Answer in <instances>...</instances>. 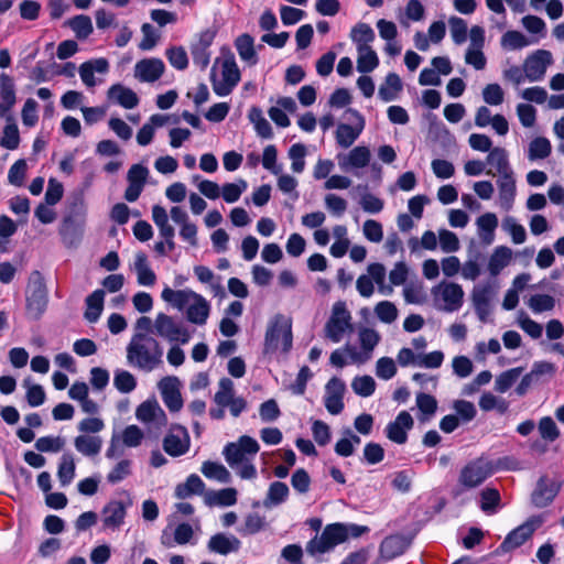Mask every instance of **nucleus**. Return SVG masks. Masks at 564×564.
Instances as JSON below:
<instances>
[{
	"instance_id": "obj_1",
	"label": "nucleus",
	"mask_w": 564,
	"mask_h": 564,
	"mask_svg": "<svg viewBox=\"0 0 564 564\" xmlns=\"http://www.w3.org/2000/svg\"><path fill=\"white\" fill-rule=\"evenodd\" d=\"M369 532L366 525L356 523H330L327 524L321 535H316L306 544V552L312 556L325 554L348 539H357Z\"/></svg>"
},
{
	"instance_id": "obj_2",
	"label": "nucleus",
	"mask_w": 564,
	"mask_h": 564,
	"mask_svg": "<svg viewBox=\"0 0 564 564\" xmlns=\"http://www.w3.org/2000/svg\"><path fill=\"white\" fill-rule=\"evenodd\" d=\"M163 348L149 334L135 333L127 346L128 364L142 371L150 372L162 364Z\"/></svg>"
},
{
	"instance_id": "obj_3",
	"label": "nucleus",
	"mask_w": 564,
	"mask_h": 564,
	"mask_svg": "<svg viewBox=\"0 0 564 564\" xmlns=\"http://www.w3.org/2000/svg\"><path fill=\"white\" fill-rule=\"evenodd\" d=\"M324 338L332 343H340L346 334L354 332L352 316L344 301L333 304L330 316L324 326Z\"/></svg>"
},
{
	"instance_id": "obj_4",
	"label": "nucleus",
	"mask_w": 564,
	"mask_h": 564,
	"mask_svg": "<svg viewBox=\"0 0 564 564\" xmlns=\"http://www.w3.org/2000/svg\"><path fill=\"white\" fill-rule=\"evenodd\" d=\"M289 351L292 347V323L282 314H276L270 322L264 336V354L279 348Z\"/></svg>"
},
{
	"instance_id": "obj_5",
	"label": "nucleus",
	"mask_w": 564,
	"mask_h": 564,
	"mask_svg": "<svg viewBox=\"0 0 564 564\" xmlns=\"http://www.w3.org/2000/svg\"><path fill=\"white\" fill-rule=\"evenodd\" d=\"M494 475L491 460L480 456L468 462L460 470L458 484L465 489H474L484 484Z\"/></svg>"
},
{
	"instance_id": "obj_6",
	"label": "nucleus",
	"mask_w": 564,
	"mask_h": 564,
	"mask_svg": "<svg viewBox=\"0 0 564 564\" xmlns=\"http://www.w3.org/2000/svg\"><path fill=\"white\" fill-rule=\"evenodd\" d=\"M47 306V289L44 278L39 271L31 275L30 289L26 295V310L29 314L37 319L44 313Z\"/></svg>"
},
{
	"instance_id": "obj_7",
	"label": "nucleus",
	"mask_w": 564,
	"mask_h": 564,
	"mask_svg": "<svg viewBox=\"0 0 564 564\" xmlns=\"http://www.w3.org/2000/svg\"><path fill=\"white\" fill-rule=\"evenodd\" d=\"M155 334L167 339L169 341H180L187 344L191 339V333L187 328L173 317L159 313L154 321Z\"/></svg>"
},
{
	"instance_id": "obj_8",
	"label": "nucleus",
	"mask_w": 564,
	"mask_h": 564,
	"mask_svg": "<svg viewBox=\"0 0 564 564\" xmlns=\"http://www.w3.org/2000/svg\"><path fill=\"white\" fill-rule=\"evenodd\" d=\"M345 115L354 117V124L339 123L336 129L335 139L340 148L348 149L361 134L365 128V118L352 108H348Z\"/></svg>"
},
{
	"instance_id": "obj_9",
	"label": "nucleus",
	"mask_w": 564,
	"mask_h": 564,
	"mask_svg": "<svg viewBox=\"0 0 564 564\" xmlns=\"http://www.w3.org/2000/svg\"><path fill=\"white\" fill-rule=\"evenodd\" d=\"M432 294L435 299H441L444 302L443 310L446 312L458 311L464 303V290L454 282H442L432 289Z\"/></svg>"
},
{
	"instance_id": "obj_10",
	"label": "nucleus",
	"mask_w": 564,
	"mask_h": 564,
	"mask_svg": "<svg viewBox=\"0 0 564 564\" xmlns=\"http://www.w3.org/2000/svg\"><path fill=\"white\" fill-rule=\"evenodd\" d=\"M221 82L213 80V89L218 96H227L238 85L240 70L234 57H227L221 64Z\"/></svg>"
},
{
	"instance_id": "obj_11",
	"label": "nucleus",
	"mask_w": 564,
	"mask_h": 564,
	"mask_svg": "<svg viewBox=\"0 0 564 564\" xmlns=\"http://www.w3.org/2000/svg\"><path fill=\"white\" fill-rule=\"evenodd\" d=\"M552 63V55L549 51L538 50L528 56L523 64V70L527 79L530 82L541 80L546 72V67Z\"/></svg>"
},
{
	"instance_id": "obj_12",
	"label": "nucleus",
	"mask_w": 564,
	"mask_h": 564,
	"mask_svg": "<svg viewBox=\"0 0 564 564\" xmlns=\"http://www.w3.org/2000/svg\"><path fill=\"white\" fill-rule=\"evenodd\" d=\"M495 284L492 282L480 283L474 286L471 301L476 314L481 322H486L490 314V301L494 297Z\"/></svg>"
},
{
	"instance_id": "obj_13",
	"label": "nucleus",
	"mask_w": 564,
	"mask_h": 564,
	"mask_svg": "<svg viewBox=\"0 0 564 564\" xmlns=\"http://www.w3.org/2000/svg\"><path fill=\"white\" fill-rule=\"evenodd\" d=\"M539 523L534 520H528L521 525L513 529L505 538L502 543L499 545V550L503 553L513 551L514 549L523 545L534 533Z\"/></svg>"
},
{
	"instance_id": "obj_14",
	"label": "nucleus",
	"mask_w": 564,
	"mask_h": 564,
	"mask_svg": "<svg viewBox=\"0 0 564 564\" xmlns=\"http://www.w3.org/2000/svg\"><path fill=\"white\" fill-rule=\"evenodd\" d=\"M148 176L149 170L142 164H133L129 169L127 173V181L129 185L124 191L126 200L133 203L140 197L147 183Z\"/></svg>"
},
{
	"instance_id": "obj_15",
	"label": "nucleus",
	"mask_w": 564,
	"mask_h": 564,
	"mask_svg": "<svg viewBox=\"0 0 564 564\" xmlns=\"http://www.w3.org/2000/svg\"><path fill=\"white\" fill-rule=\"evenodd\" d=\"M189 448V435L184 426L175 425L163 440V449L170 456L184 455Z\"/></svg>"
},
{
	"instance_id": "obj_16",
	"label": "nucleus",
	"mask_w": 564,
	"mask_h": 564,
	"mask_svg": "<svg viewBox=\"0 0 564 564\" xmlns=\"http://www.w3.org/2000/svg\"><path fill=\"white\" fill-rule=\"evenodd\" d=\"M414 421L408 411H401L394 421L389 422L384 429L386 436L397 443L404 444L408 441V432L413 427Z\"/></svg>"
},
{
	"instance_id": "obj_17",
	"label": "nucleus",
	"mask_w": 564,
	"mask_h": 564,
	"mask_svg": "<svg viewBox=\"0 0 564 564\" xmlns=\"http://www.w3.org/2000/svg\"><path fill=\"white\" fill-rule=\"evenodd\" d=\"M132 505L129 499L127 502L119 500L109 501L101 511L102 523L106 529L118 530L124 522L127 509Z\"/></svg>"
},
{
	"instance_id": "obj_18",
	"label": "nucleus",
	"mask_w": 564,
	"mask_h": 564,
	"mask_svg": "<svg viewBox=\"0 0 564 564\" xmlns=\"http://www.w3.org/2000/svg\"><path fill=\"white\" fill-rule=\"evenodd\" d=\"M215 35V31L207 29L200 32L198 39L191 45L193 62L202 69L206 68L209 64L210 54L208 48L212 45Z\"/></svg>"
},
{
	"instance_id": "obj_19",
	"label": "nucleus",
	"mask_w": 564,
	"mask_h": 564,
	"mask_svg": "<svg viewBox=\"0 0 564 564\" xmlns=\"http://www.w3.org/2000/svg\"><path fill=\"white\" fill-rule=\"evenodd\" d=\"M159 388L162 400L171 412H178L183 406V399L180 392V381L175 377L163 378Z\"/></svg>"
},
{
	"instance_id": "obj_20",
	"label": "nucleus",
	"mask_w": 564,
	"mask_h": 564,
	"mask_svg": "<svg viewBox=\"0 0 564 564\" xmlns=\"http://www.w3.org/2000/svg\"><path fill=\"white\" fill-rule=\"evenodd\" d=\"M165 65L160 58H143L134 66V76L140 82L153 83L156 82L164 73Z\"/></svg>"
},
{
	"instance_id": "obj_21",
	"label": "nucleus",
	"mask_w": 564,
	"mask_h": 564,
	"mask_svg": "<svg viewBox=\"0 0 564 564\" xmlns=\"http://www.w3.org/2000/svg\"><path fill=\"white\" fill-rule=\"evenodd\" d=\"M191 303L186 307V318L196 325H205L210 312V305L205 297L196 292H192Z\"/></svg>"
},
{
	"instance_id": "obj_22",
	"label": "nucleus",
	"mask_w": 564,
	"mask_h": 564,
	"mask_svg": "<svg viewBox=\"0 0 564 564\" xmlns=\"http://www.w3.org/2000/svg\"><path fill=\"white\" fill-rule=\"evenodd\" d=\"M338 163L341 170L366 167L371 159L370 150L367 147L359 145L354 148L347 154H338Z\"/></svg>"
},
{
	"instance_id": "obj_23",
	"label": "nucleus",
	"mask_w": 564,
	"mask_h": 564,
	"mask_svg": "<svg viewBox=\"0 0 564 564\" xmlns=\"http://www.w3.org/2000/svg\"><path fill=\"white\" fill-rule=\"evenodd\" d=\"M241 542L234 535H227L225 533L214 534L207 544L210 552L220 555H227L232 552L239 551Z\"/></svg>"
},
{
	"instance_id": "obj_24",
	"label": "nucleus",
	"mask_w": 564,
	"mask_h": 564,
	"mask_svg": "<svg viewBox=\"0 0 564 564\" xmlns=\"http://www.w3.org/2000/svg\"><path fill=\"white\" fill-rule=\"evenodd\" d=\"M497 185L499 188L500 205L503 209L509 210L516 197V180L513 172L500 175Z\"/></svg>"
},
{
	"instance_id": "obj_25",
	"label": "nucleus",
	"mask_w": 564,
	"mask_h": 564,
	"mask_svg": "<svg viewBox=\"0 0 564 564\" xmlns=\"http://www.w3.org/2000/svg\"><path fill=\"white\" fill-rule=\"evenodd\" d=\"M109 63L106 58H96L88 62L83 63L79 66V75L83 83L87 87H94L96 85V79L94 73L105 74L108 72Z\"/></svg>"
},
{
	"instance_id": "obj_26",
	"label": "nucleus",
	"mask_w": 564,
	"mask_h": 564,
	"mask_svg": "<svg viewBox=\"0 0 564 564\" xmlns=\"http://www.w3.org/2000/svg\"><path fill=\"white\" fill-rule=\"evenodd\" d=\"M108 96L126 109H132L139 104L138 95L132 89L120 84L111 86Z\"/></svg>"
},
{
	"instance_id": "obj_27",
	"label": "nucleus",
	"mask_w": 564,
	"mask_h": 564,
	"mask_svg": "<svg viewBox=\"0 0 564 564\" xmlns=\"http://www.w3.org/2000/svg\"><path fill=\"white\" fill-rule=\"evenodd\" d=\"M134 270L137 272V280L140 285L153 286L156 282V274L149 267L145 253L139 252L134 259Z\"/></svg>"
},
{
	"instance_id": "obj_28",
	"label": "nucleus",
	"mask_w": 564,
	"mask_h": 564,
	"mask_svg": "<svg viewBox=\"0 0 564 564\" xmlns=\"http://www.w3.org/2000/svg\"><path fill=\"white\" fill-rule=\"evenodd\" d=\"M75 448L87 457L97 456L102 447V440L97 435H78L74 440Z\"/></svg>"
},
{
	"instance_id": "obj_29",
	"label": "nucleus",
	"mask_w": 564,
	"mask_h": 564,
	"mask_svg": "<svg viewBox=\"0 0 564 564\" xmlns=\"http://www.w3.org/2000/svg\"><path fill=\"white\" fill-rule=\"evenodd\" d=\"M478 235L485 245H490L498 227V218L494 213H486L477 218Z\"/></svg>"
},
{
	"instance_id": "obj_30",
	"label": "nucleus",
	"mask_w": 564,
	"mask_h": 564,
	"mask_svg": "<svg viewBox=\"0 0 564 564\" xmlns=\"http://www.w3.org/2000/svg\"><path fill=\"white\" fill-rule=\"evenodd\" d=\"M205 490V484L196 474L187 477L185 482L175 487V497L177 499H186L193 495H202Z\"/></svg>"
},
{
	"instance_id": "obj_31",
	"label": "nucleus",
	"mask_w": 564,
	"mask_h": 564,
	"mask_svg": "<svg viewBox=\"0 0 564 564\" xmlns=\"http://www.w3.org/2000/svg\"><path fill=\"white\" fill-rule=\"evenodd\" d=\"M204 501L207 506H232L237 502V490L235 488H225L218 491H207L204 495Z\"/></svg>"
},
{
	"instance_id": "obj_32",
	"label": "nucleus",
	"mask_w": 564,
	"mask_h": 564,
	"mask_svg": "<svg viewBox=\"0 0 564 564\" xmlns=\"http://www.w3.org/2000/svg\"><path fill=\"white\" fill-rule=\"evenodd\" d=\"M512 257V250L506 246L497 247L489 258L488 270L492 276L498 275L506 268Z\"/></svg>"
},
{
	"instance_id": "obj_33",
	"label": "nucleus",
	"mask_w": 564,
	"mask_h": 564,
	"mask_svg": "<svg viewBox=\"0 0 564 564\" xmlns=\"http://www.w3.org/2000/svg\"><path fill=\"white\" fill-rule=\"evenodd\" d=\"M104 290H95L91 294L86 297L87 308L85 311V318L89 323H96L102 312L104 308Z\"/></svg>"
},
{
	"instance_id": "obj_34",
	"label": "nucleus",
	"mask_w": 564,
	"mask_h": 564,
	"mask_svg": "<svg viewBox=\"0 0 564 564\" xmlns=\"http://www.w3.org/2000/svg\"><path fill=\"white\" fill-rule=\"evenodd\" d=\"M402 90V82L398 74L389 73L384 79V83L379 87L378 95L383 101H392L398 97V94Z\"/></svg>"
},
{
	"instance_id": "obj_35",
	"label": "nucleus",
	"mask_w": 564,
	"mask_h": 564,
	"mask_svg": "<svg viewBox=\"0 0 564 564\" xmlns=\"http://www.w3.org/2000/svg\"><path fill=\"white\" fill-rule=\"evenodd\" d=\"M290 490L286 484L282 481H273L268 489L267 497L263 500L265 508L279 506L286 501Z\"/></svg>"
},
{
	"instance_id": "obj_36",
	"label": "nucleus",
	"mask_w": 564,
	"mask_h": 564,
	"mask_svg": "<svg viewBox=\"0 0 564 564\" xmlns=\"http://www.w3.org/2000/svg\"><path fill=\"white\" fill-rule=\"evenodd\" d=\"M237 52L240 58L250 65H254L258 62L257 54L254 51L253 37L247 33L237 37L235 42Z\"/></svg>"
},
{
	"instance_id": "obj_37",
	"label": "nucleus",
	"mask_w": 564,
	"mask_h": 564,
	"mask_svg": "<svg viewBox=\"0 0 564 564\" xmlns=\"http://www.w3.org/2000/svg\"><path fill=\"white\" fill-rule=\"evenodd\" d=\"M487 163L496 167L499 176L513 172L508 160V153L503 148L497 147L490 150L487 155Z\"/></svg>"
},
{
	"instance_id": "obj_38",
	"label": "nucleus",
	"mask_w": 564,
	"mask_h": 564,
	"mask_svg": "<svg viewBox=\"0 0 564 564\" xmlns=\"http://www.w3.org/2000/svg\"><path fill=\"white\" fill-rule=\"evenodd\" d=\"M380 554L387 560H391L404 552V541L400 535H389L380 544Z\"/></svg>"
},
{
	"instance_id": "obj_39",
	"label": "nucleus",
	"mask_w": 564,
	"mask_h": 564,
	"mask_svg": "<svg viewBox=\"0 0 564 564\" xmlns=\"http://www.w3.org/2000/svg\"><path fill=\"white\" fill-rule=\"evenodd\" d=\"M235 395V384L229 378H221L218 382V390L214 395V402L221 408H227Z\"/></svg>"
},
{
	"instance_id": "obj_40",
	"label": "nucleus",
	"mask_w": 564,
	"mask_h": 564,
	"mask_svg": "<svg viewBox=\"0 0 564 564\" xmlns=\"http://www.w3.org/2000/svg\"><path fill=\"white\" fill-rule=\"evenodd\" d=\"M192 290H172L166 286L162 291L163 301L172 304L174 307L178 310H183L188 303H191V297L193 296Z\"/></svg>"
},
{
	"instance_id": "obj_41",
	"label": "nucleus",
	"mask_w": 564,
	"mask_h": 564,
	"mask_svg": "<svg viewBox=\"0 0 564 564\" xmlns=\"http://www.w3.org/2000/svg\"><path fill=\"white\" fill-rule=\"evenodd\" d=\"M250 122L253 123L254 129L259 137L263 139H271L273 135L270 122L264 118L262 110L259 107H251L248 113Z\"/></svg>"
},
{
	"instance_id": "obj_42",
	"label": "nucleus",
	"mask_w": 564,
	"mask_h": 564,
	"mask_svg": "<svg viewBox=\"0 0 564 564\" xmlns=\"http://www.w3.org/2000/svg\"><path fill=\"white\" fill-rule=\"evenodd\" d=\"M350 37L358 50L359 47H371L369 44L375 40L376 34L369 24L360 22L352 28Z\"/></svg>"
},
{
	"instance_id": "obj_43",
	"label": "nucleus",
	"mask_w": 564,
	"mask_h": 564,
	"mask_svg": "<svg viewBox=\"0 0 564 564\" xmlns=\"http://www.w3.org/2000/svg\"><path fill=\"white\" fill-rule=\"evenodd\" d=\"M200 471L205 477L209 479H215L223 484H228L231 479V475L227 470V468L224 465L216 462H204Z\"/></svg>"
},
{
	"instance_id": "obj_44",
	"label": "nucleus",
	"mask_w": 564,
	"mask_h": 564,
	"mask_svg": "<svg viewBox=\"0 0 564 564\" xmlns=\"http://www.w3.org/2000/svg\"><path fill=\"white\" fill-rule=\"evenodd\" d=\"M357 69L360 73H370L379 65L377 53L371 47H359L357 50Z\"/></svg>"
},
{
	"instance_id": "obj_45",
	"label": "nucleus",
	"mask_w": 564,
	"mask_h": 564,
	"mask_svg": "<svg viewBox=\"0 0 564 564\" xmlns=\"http://www.w3.org/2000/svg\"><path fill=\"white\" fill-rule=\"evenodd\" d=\"M75 460L70 453H64L58 464L57 476L62 486L69 485L75 477Z\"/></svg>"
},
{
	"instance_id": "obj_46",
	"label": "nucleus",
	"mask_w": 564,
	"mask_h": 564,
	"mask_svg": "<svg viewBox=\"0 0 564 564\" xmlns=\"http://www.w3.org/2000/svg\"><path fill=\"white\" fill-rule=\"evenodd\" d=\"M551 142L543 137L533 139L529 144L528 158L530 161L543 160L551 154Z\"/></svg>"
},
{
	"instance_id": "obj_47",
	"label": "nucleus",
	"mask_w": 564,
	"mask_h": 564,
	"mask_svg": "<svg viewBox=\"0 0 564 564\" xmlns=\"http://www.w3.org/2000/svg\"><path fill=\"white\" fill-rule=\"evenodd\" d=\"M500 494L496 488L487 487L480 492V509L487 513L492 514L496 512L500 503Z\"/></svg>"
},
{
	"instance_id": "obj_48",
	"label": "nucleus",
	"mask_w": 564,
	"mask_h": 564,
	"mask_svg": "<svg viewBox=\"0 0 564 564\" xmlns=\"http://www.w3.org/2000/svg\"><path fill=\"white\" fill-rule=\"evenodd\" d=\"M265 518L258 512L246 516L243 525L238 529L241 535H253L265 528Z\"/></svg>"
},
{
	"instance_id": "obj_49",
	"label": "nucleus",
	"mask_w": 564,
	"mask_h": 564,
	"mask_svg": "<svg viewBox=\"0 0 564 564\" xmlns=\"http://www.w3.org/2000/svg\"><path fill=\"white\" fill-rule=\"evenodd\" d=\"M522 372L523 368L517 367L500 373L495 381L496 391L500 393H505L506 391H508L516 383V381L519 379Z\"/></svg>"
},
{
	"instance_id": "obj_50",
	"label": "nucleus",
	"mask_w": 564,
	"mask_h": 564,
	"mask_svg": "<svg viewBox=\"0 0 564 564\" xmlns=\"http://www.w3.org/2000/svg\"><path fill=\"white\" fill-rule=\"evenodd\" d=\"M380 341V334L373 328H361L359 330V343L361 346V350L369 356V359L372 357V351Z\"/></svg>"
},
{
	"instance_id": "obj_51",
	"label": "nucleus",
	"mask_w": 564,
	"mask_h": 564,
	"mask_svg": "<svg viewBox=\"0 0 564 564\" xmlns=\"http://www.w3.org/2000/svg\"><path fill=\"white\" fill-rule=\"evenodd\" d=\"M67 24L80 40L87 39L94 31L91 19L88 15H76L68 20Z\"/></svg>"
},
{
	"instance_id": "obj_52",
	"label": "nucleus",
	"mask_w": 564,
	"mask_h": 564,
	"mask_svg": "<svg viewBox=\"0 0 564 564\" xmlns=\"http://www.w3.org/2000/svg\"><path fill=\"white\" fill-rule=\"evenodd\" d=\"M113 386L121 393H130L137 387V380L127 370L117 369L113 377Z\"/></svg>"
},
{
	"instance_id": "obj_53",
	"label": "nucleus",
	"mask_w": 564,
	"mask_h": 564,
	"mask_svg": "<svg viewBox=\"0 0 564 564\" xmlns=\"http://www.w3.org/2000/svg\"><path fill=\"white\" fill-rule=\"evenodd\" d=\"M502 229L508 232L512 241L517 245L523 243L527 239V232L522 225L518 224L516 218L507 216L502 220Z\"/></svg>"
},
{
	"instance_id": "obj_54",
	"label": "nucleus",
	"mask_w": 564,
	"mask_h": 564,
	"mask_svg": "<svg viewBox=\"0 0 564 564\" xmlns=\"http://www.w3.org/2000/svg\"><path fill=\"white\" fill-rule=\"evenodd\" d=\"M8 122L9 123L3 129V135L0 140V145L8 150H15L20 144L19 129L13 120Z\"/></svg>"
},
{
	"instance_id": "obj_55",
	"label": "nucleus",
	"mask_w": 564,
	"mask_h": 564,
	"mask_svg": "<svg viewBox=\"0 0 564 564\" xmlns=\"http://www.w3.org/2000/svg\"><path fill=\"white\" fill-rule=\"evenodd\" d=\"M375 314L382 323L391 324L398 317V308L390 301H381L375 306Z\"/></svg>"
},
{
	"instance_id": "obj_56",
	"label": "nucleus",
	"mask_w": 564,
	"mask_h": 564,
	"mask_svg": "<svg viewBox=\"0 0 564 564\" xmlns=\"http://www.w3.org/2000/svg\"><path fill=\"white\" fill-rule=\"evenodd\" d=\"M354 392L360 397H370L376 390V381L370 376L356 377L351 382Z\"/></svg>"
},
{
	"instance_id": "obj_57",
	"label": "nucleus",
	"mask_w": 564,
	"mask_h": 564,
	"mask_svg": "<svg viewBox=\"0 0 564 564\" xmlns=\"http://www.w3.org/2000/svg\"><path fill=\"white\" fill-rule=\"evenodd\" d=\"M530 42L519 31H507L501 37V45L508 50H520L528 46Z\"/></svg>"
},
{
	"instance_id": "obj_58",
	"label": "nucleus",
	"mask_w": 564,
	"mask_h": 564,
	"mask_svg": "<svg viewBox=\"0 0 564 564\" xmlns=\"http://www.w3.org/2000/svg\"><path fill=\"white\" fill-rule=\"evenodd\" d=\"M64 445L65 441L59 436H43L35 442V448L42 453H57Z\"/></svg>"
},
{
	"instance_id": "obj_59",
	"label": "nucleus",
	"mask_w": 564,
	"mask_h": 564,
	"mask_svg": "<svg viewBox=\"0 0 564 564\" xmlns=\"http://www.w3.org/2000/svg\"><path fill=\"white\" fill-rule=\"evenodd\" d=\"M306 148L302 143L293 144L289 150V158L292 161L291 169L295 173H302L305 167Z\"/></svg>"
},
{
	"instance_id": "obj_60",
	"label": "nucleus",
	"mask_w": 564,
	"mask_h": 564,
	"mask_svg": "<svg viewBox=\"0 0 564 564\" xmlns=\"http://www.w3.org/2000/svg\"><path fill=\"white\" fill-rule=\"evenodd\" d=\"M26 388V401L30 406L35 408L44 403L46 394L41 384H31L29 380L23 381Z\"/></svg>"
},
{
	"instance_id": "obj_61",
	"label": "nucleus",
	"mask_w": 564,
	"mask_h": 564,
	"mask_svg": "<svg viewBox=\"0 0 564 564\" xmlns=\"http://www.w3.org/2000/svg\"><path fill=\"white\" fill-rule=\"evenodd\" d=\"M416 406L425 415V420H429L437 410V400L431 394L420 392L416 394Z\"/></svg>"
},
{
	"instance_id": "obj_62",
	"label": "nucleus",
	"mask_w": 564,
	"mask_h": 564,
	"mask_svg": "<svg viewBox=\"0 0 564 564\" xmlns=\"http://www.w3.org/2000/svg\"><path fill=\"white\" fill-rule=\"evenodd\" d=\"M246 188L247 182L245 180H239L237 183H226L221 189L223 198L227 203H235L240 198Z\"/></svg>"
},
{
	"instance_id": "obj_63",
	"label": "nucleus",
	"mask_w": 564,
	"mask_h": 564,
	"mask_svg": "<svg viewBox=\"0 0 564 564\" xmlns=\"http://www.w3.org/2000/svg\"><path fill=\"white\" fill-rule=\"evenodd\" d=\"M505 93L499 84H488L482 89V98L487 105L498 106L503 102Z\"/></svg>"
},
{
	"instance_id": "obj_64",
	"label": "nucleus",
	"mask_w": 564,
	"mask_h": 564,
	"mask_svg": "<svg viewBox=\"0 0 564 564\" xmlns=\"http://www.w3.org/2000/svg\"><path fill=\"white\" fill-rule=\"evenodd\" d=\"M397 373V366L392 358L381 357L376 364V375L380 379L390 380Z\"/></svg>"
}]
</instances>
